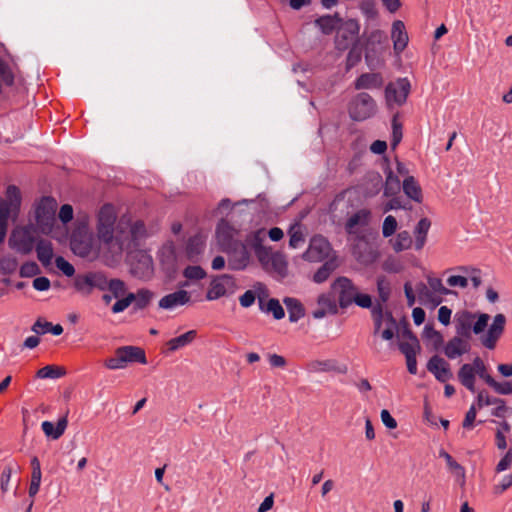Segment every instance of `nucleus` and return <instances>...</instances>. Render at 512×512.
Here are the masks:
<instances>
[{
  "label": "nucleus",
  "mask_w": 512,
  "mask_h": 512,
  "mask_svg": "<svg viewBox=\"0 0 512 512\" xmlns=\"http://www.w3.org/2000/svg\"><path fill=\"white\" fill-rule=\"evenodd\" d=\"M205 243L200 236H193L188 239L186 244V255L189 260L195 261L203 252Z\"/></svg>",
  "instance_id": "obj_39"
},
{
  "label": "nucleus",
  "mask_w": 512,
  "mask_h": 512,
  "mask_svg": "<svg viewBox=\"0 0 512 512\" xmlns=\"http://www.w3.org/2000/svg\"><path fill=\"white\" fill-rule=\"evenodd\" d=\"M439 457L443 458L446 461V465L448 470L457 477H464L465 470L464 468L453 459V457L446 452L445 450L439 451Z\"/></svg>",
  "instance_id": "obj_44"
},
{
  "label": "nucleus",
  "mask_w": 512,
  "mask_h": 512,
  "mask_svg": "<svg viewBox=\"0 0 512 512\" xmlns=\"http://www.w3.org/2000/svg\"><path fill=\"white\" fill-rule=\"evenodd\" d=\"M397 229V220L394 216L388 215L383 222L382 234L384 237L392 236Z\"/></svg>",
  "instance_id": "obj_57"
},
{
  "label": "nucleus",
  "mask_w": 512,
  "mask_h": 512,
  "mask_svg": "<svg viewBox=\"0 0 512 512\" xmlns=\"http://www.w3.org/2000/svg\"><path fill=\"white\" fill-rule=\"evenodd\" d=\"M197 336L196 330H189L186 333L172 338L167 342L168 349L172 352L192 343Z\"/></svg>",
  "instance_id": "obj_38"
},
{
  "label": "nucleus",
  "mask_w": 512,
  "mask_h": 512,
  "mask_svg": "<svg viewBox=\"0 0 512 512\" xmlns=\"http://www.w3.org/2000/svg\"><path fill=\"white\" fill-rule=\"evenodd\" d=\"M391 38L394 43V50L402 52L408 44V35L402 21L396 20L392 24Z\"/></svg>",
  "instance_id": "obj_27"
},
{
  "label": "nucleus",
  "mask_w": 512,
  "mask_h": 512,
  "mask_svg": "<svg viewBox=\"0 0 512 512\" xmlns=\"http://www.w3.org/2000/svg\"><path fill=\"white\" fill-rule=\"evenodd\" d=\"M55 264L56 267L67 277H72L75 274L73 265L66 261L62 256L56 257Z\"/></svg>",
  "instance_id": "obj_60"
},
{
  "label": "nucleus",
  "mask_w": 512,
  "mask_h": 512,
  "mask_svg": "<svg viewBox=\"0 0 512 512\" xmlns=\"http://www.w3.org/2000/svg\"><path fill=\"white\" fill-rule=\"evenodd\" d=\"M423 335L426 339L431 340L434 349H439L444 342L442 334L435 330L431 325H426L424 328Z\"/></svg>",
  "instance_id": "obj_48"
},
{
  "label": "nucleus",
  "mask_w": 512,
  "mask_h": 512,
  "mask_svg": "<svg viewBox=\"0 0 512 512\" xmlns=\"http://www.w3.org/2000/svg\"><path fill=\"white\" fill-rule=\"evenodd\" d=\"M70 245L72 251L81 257H87L92 249L90 236L80 231L72 234Z\"/></svg>",
  "instance_id": "obj_25"
},
{
  "label": "nucleus",
  "mask_w": 512,
  "mask_h": 512,
  "mask_svg": "<svg viewBox=\"0 0 512 512\" xmlns=\"http://www.w3.org/2000/svg\"><path fill=\"white\" fill-rule=\"evenodd\" d=\"M134 293L129 292L124 298L118 299L112 306L111 311L118 314L126 310L134 302Z\"/></svg>",
  "instance_id": "obj_51"
},
{
  "label": "nucleus",
  "mask_w": 512,
  "mask_h": 512,
  "mask_svg": "<svg viewBox=\"0 0 512 512\" xmlns=\"http://www.w3.org/2000/svg\"><path fill=\"white\" fill-rule=\"evenodd\" d=\"M338 311L337 303L330 294H321L317 300V308L312 312L315 319H321L327 314H336Z\"/></svg>",
  "instance_id": "obj_24"
},
{
  "label": "nucleus",
  "mask_w": 512,
  "mask_h": 512,
  "mask_svg": "<svg viewBox=\"0 0 512 512\" xmlns=\"http://www.w3.org/2000/svg\"><path fill=\"white\" fill-rule=\"evenodd\" d=\"M416 293L418 295V301L424 306H430L431 308L437 307L442 302V297L435 295L434 292L423 282L416 285Z\"/></svg>",
  "instance_id": "obj_28"
},
{
  "label": "nucleus",
  "mask_w": 512,
  "mask_h": 512,
  "mask_svg": "<svg viewBox=\"0 0 512 512\" xmlns=\"http://www.w3.org/2000/svg\"><path fill=\"white\" fill-rule=\"evenodd\" d=\"M236 230L226 220L222 219L216 228V239L220 250L239 241L235 238Z\"/></svg>",
  "instance_id": "obj_21"
},
{
  "label": "nucleus",
  "mask_w": 512,
  "mask_h": 512,
  "mask_svg": "<svg viewBox=\"0 0 512 512\" xmlns=\"http://www.w3.org/2000/svg\"><path fill=\"white\" fill-rule=\"evenodd\" d=\"M145 234V225L142 221L133 224L124 218L117 223L116 242L113 244V255H120L124 249L136 243Z\"/></svg>",
  "instance_id": "obj_2"
},
{
  "label": "nucleus",
  "mask_w": 512,
  "mask_h": 512,
  "mask_svg": "<svg viewBox=\"0 0 512 512\" xmlns=\"http://www.w3.org/2000/svg\"><path fill=\"white\" fill-rule=\"evenodd\" d=\"M334 270V265L331 262H325L320 266V268L315 272L313 276V281L315 283H323L325 282L329 276L331 275L332 271Z\"/></svg>",
  "instance_id": "obj_49"
},
{
  "label": "nucleus",
  "mask_w": 512,
  "mask_h": 512,
  "mask_svg": "<svg viewBox=\"0 0 512 512\" xmlns=\"http://www.w3.org/2000/svg\"><path fill=\"white\" fill-rule=\"evenodd\" d=\"M66 375L64 367L56 365H47L39 369L36 376L40 379H57Z\"/></svg>",
  "instance_id": "obj_41"
},
{
  "label": "nucleus",
  "mask_w": 512,
  "mask_h": 512,
  "mask_svg": "<svg viewBox=\"0 0 512 512\" xmlns=\"http://www.w3.org/2000/svg\"><path fill=\"white\" fill-rule=\"evenodd\" d=\"M106 283L108 284L107 290H109L114 298H120L127 292L126 284L121 279H108L106 277Z\"/></svg>",
  "instance_id": "obj_46"
},
{
  "label": "nucleus",
  "mask_w": 512,
  "mask_h": 512,
  "mask_svg": "<svg viewBox=\"0 0 512 512\" xmlns=\"http://www.w3.org/2000/svg\"><path fill=\"white\" fill-rule=\"evenodd\" d=\"M382 82L383 81L380 74L364 73L356 79L355 88L358 90L380 88Z\"/></svg>",
  "instance_id": "obj_33"
},
{
  "label": "nucleus",
  "mask_w": 512,
  "mask_h": 512,
  "mask_svg": "<svg viewBox=\"0 0 512 512\" xmlns=\"http://www.w3.org/2000/svg\"><path fill=\"white\" fill-rule=\"evenodd\" d=\"M251 245L247 242V237L244 241H237L228 247L221 250L227 255L228 268L233 271L245 270L251 262V253L249 251Z\"/></svg>",
  "instance_id": "obj_4"
},
{
  "label": "nucleus",
  "mask_w": 512,
  "mask_h": 512,
  "mask_svg": "<svg viewBox=\"0 0 512 512\" xmlns=\"http://www.w3.org/2000/svg\"><path fill=\"white\" fill-rule=\"evenodd\" d=\"M37 258L44 267H48L52 263L54 257V249L51 241L40 238L35 245Z\"/></svg>",
  "instance_id": "obj_29"
},
{
  "label": "nucleus",
  "mask_w": 512,
  "mask_h": 512,
  "mask_svg": "<svg viewBox=\"0 0 512 512\" xmlns=\"http://www.w3.org/2000/svg\"><path fill=\"white\" fill-rule=\"evenodd\" d=\"M265 237L263 229L251 232L247 235V242L251 245L254 253L262 266V268L276 276L283 279L288 274V263L283 253L279 251H272L270 247L262 244Z\"/></svg>",
  "instance_id": "obj_1"
},
{
  "label": "nucleus",
  "mask_w": 512,
  "mask_h": 512,
  "mask_svg": "<svg viewBox=\"0 0 512 512\" xmlns=\"http://www.w3.org/2000/svg\"><path fill=\"white\" fill-rule=\"evenodd\" d=\"M403 191L408 198L420 203L422 201V190L413 176H407L403 181Z\"/></svg>",
  "instance_id": "obj_35"
},
{
  "label": "nucleus",
  "mask_w": 512,
  "mask_h": 512,
  "mask_svg": "<svg viewBox=\"0 0 512 512\" xmlns=\"http://www.w3.org/2000/svg\"><path fill=\"white\" fill-rule=\"evenodd\" d=\"M331 289L338 297L341 308L349 307L357 296L358 288L347 277H338L331 285Z\"/></svg>",
  "instance_id": "obj_11"
},
{
  "label": "nucleus",
  "mask_w": 512,
  "mask_h": 512,
  "mask_svg": "<svg viewBox=\"0 0 512 512\" xmlns=\"http://www.w3.org/2000/svg\"><path fill=\"white\" fill-rule=\"evenodd\" d=\"M377 292L379 302L376 305L381 304L383 306L389 300L391 294V284L385 276L377 278Z\"/></svg>",
  "instance_id": "obj_43"
},
{
  "label": "nucleus",
  "mask_w": 512,
  "mask_h": 512,
  "mask_svg": "<svg viewBox=\"0 0 512 512\" xmlns=\"http://www.w3.org/2000/svg\"><path fill=\"white\" fill-rule=\"evenodd\" d=\"M135 309L146 308L154 297V293L148 289L142 288L134 293Z\"/></svg>",
  "instance_id": "obj_45"
},
{
  "label": "nucleus",
  "mask_w": 512,
  "mask_h": 512,
  "mask_svg": "<svg viewBox=\"0 0 512 512\" xmlns=\"http://www.w3.org/2000/svg\"><path fill=\"white\" fill-rule=\"evenodd\" d=\"M427 370L441 383H445L453 377L450 364L438 355L432 356L427 362Z\"/></svg>",
  "instance_id": "obj_17"
},
{
  "label": "nucleus",
  "mask_w": 512,
  "mask_h": 512,
  "mask_svg": "<svg viewBox=\"0 0 512 512\" xmlns=\"http://www.w3.org/2000/svg\"><path fill=\"white\" fill-rule=\"evenodd\" d=\"M289 236V246L291 248H298L305 242L304 235L299 227H292L289 230Z\"/></svg>",
  "instance_id": "obj_55"
},
{
  "label": "nucleus",
  "mask_w": 512,
  "mask_h": 512,
  "mask_svg": "<svg viewBox=\"0 0 512 512\" xmlns=\"http://www.w3.org/2000/svg\"><path fill=\"white\" fill-rule=\"evenodd\" d=\"M491 384L489 385L492 387L497 393L501 395H509L512 394V383L509 381L505 382H497L495 379H489Z\"/></svg>",
  "instance_id": "obj_62"
},
{
  "label": "nucleus",
  "mask_w": 512,
  "mask_h": 512,
  "mask_svg": "<svg viewBox=\"0 0 512 512\" xmlns=\"http://www.w3.org/2000/svg\"><path fill=\"white\" fill-rule=\"evenodd\" d=\"M499 398H492L486 391H480L477 395V406L482 408L483 406H489L498 403Z\"/></svg>",
  "instance_id": "obj_64"
},
{
  "label": "nucleus",
  "mask_w": 512,
  "mask_h": 512,
  "mask_svg": "<svg viewBox=\"0 0 512 512\" xmlns=\"http://www.w3.org/2000/svg\"><path fill=\"white\" fill-rule=\"evenodd\" d=\"M75 290L83 296H89L94 290L106 291V274L102 271H89L77 274L74 278Z\"/></svg>",
  "instance_id": "obj_5"
},
{
  "label": "nucleus",
  "mask_w": 512,
  "mask_h": 512,
  "mask_svg": "<svg viewBox=\"0 0 512 512\" xmlns=\"http://www.w3.org/2000/svg\"><path fill=\"white\" fill-rule=\"evenodd\" d=\"M67 424V417H62L58 420L56 425H54V423L50 421L42 422L41 428L47 437L56 440L59 439L64 434Z\"/></svg>",
  "instance_id": "obj_31"
},
{
  "label": "nucleus",
  "mask_w": 512,
  "mask_h": 512,
  "mask_svg": "<svg viewBox=\"0 0 512 512\" xmlns=\"http://www.w3.org/2000/svg\"><path fill=\"white\" fill-rule=\"evenodd\" d=\"M331 251L332 247L329 241L322 235H315L311 238L303 258L310 262H321L330 256Z\"/></svg>",
  "instance_id": "obj_12"
},
{
  "label": "nucleus",
  "mask_w": 512,
  "mask_h": 512,
  "mask_svg": "<svg viewBox=\"0 0 512 512\" xmlns=\"http://www.w3.org/2000/svg\"><path fill=\"white\" fill-rule=\"evenodd\" d=\"M375 112L376 103L374 99L365 92L356 95L349 107L350 117L355 121H364L372 117Z\"/></svg>",
  "instance_id": "obj_8"
},
{
  "label": "nucleus",
  "mask_w": 512,
  "mask_h": 512,
  "mask_svg": "<svg viewBox=\"0 0 512 512\" xmlns=\"http://www.w3.org/2000/svg\"><path fill=\"white\" fill-rule=\"evenodd\" d=\"M36 242V238L27 227L13 231L9 239L10 247L23 255L30 254Z\"/></svg>",
  "instance_id": "obj_13"
},
{
  "label": "nucleus",
  "mask_w": 512,
  "mask_h": 512,
  "mask_svg": "<svg viewBox=\"0 0 512 512\" xmlns=\"http://www.w3.org/2000/svg\"><path fill=\"white\" fill-rule=\"evenodd\" d=\"M309 369L313 372H326L335 369L333 361H313L309 364Z\"/></svg>",
  "instance_id": "obj_59"
},
{
  "label": "nucleus",
  "mask_w": 512,
  "mask_h": 512,
  "mask_svg": "<svg viewBox=\"0 0 512 512\" xmlns=\"http://www.w3.org/2000/svg\"><path fill=\"white\" fill-rule=\"evenodd\" d=\"M460 383L471 392H475V369L473 364H463L458 371Z\"/></svg>",
  "instance_id": "obj_32"
},
{
  "label": "nucleus",
  "mask_w": 512,
  "mask_h": 512,
  "mask_svg": "<svg viewBox=\"0 0 512 512\" xmlns=\"http://www.w3.org/2000/svg\"><path fill=\"white\" fill-rule=\"evenodd\" d=\"M284 304L289 314V321L295 323L305 315V310L301 302L295 298L286 297Z\"/></svg>",
  "instance_id": "obj_36"
},
{
  "label": "nucleus",
  "mask_w": 512,
  "mask_h": 512,
  "mask_svg": "<svg viewBox=\"0 0 512 512\" xmlns=\"http://www.w3.org/2000/svg\"><path fill=\"white\" fill-rule=\"evenodd\" d=\"M506 323L503 314H497L490 325L487 334L481 337V343L488 349H494L498 339L501 337Z\"/></svg>",
  "instance_id": "obj_18"
},
{
  "label": "nucleus",
  "mask_w": 512,
  "mask_h": 512,
  "mask_svg": "<svg viewBox=\"0 0 512 512\" xmlns=\"http://www.w3.org/2000/svg\"><path fill=\"white\" fill-rule=\"evenodd\" d=\"M473 367L475 369V375H478L481 379H483L488 385L491 384L489 379H494L491 375L487 373L486 366L483 360L480 357H476L473 362Z\"/></svg>",
  "instance_id": "obj_54"
},
{
  "label": "nucleus",
  "mask_w": 512,
  "mask_h": 512,
  "mask_svg": "<svg viewBox=\"0 0 512 512\" xmlns=\"http://www.w3.org/2000/svg\"><path fill=\"white\" fill-rule=\"evenodd\" d=\"M400 191V180L392 170H388L384 186V196L392 197Z\"/></svg>",
  "instance_id": "obj_42"
},
{
  "label": "nucleus",
  "mask_w": 512,
  "mask_h": 512,
  "mask_svg": "<svg viewBox=\"0 0 512 512\" xmlns=\"http://www.w3.org/2000/svg\"><path fill=\"white\" fill-rule=\"evenodd\" d=\"M371 219V212L368 209H361L350 216L345 223V230L348 234H357L359 228L366 227Z\"/></svg>",
  "instance_id": "obj_23"
},
{
  "label": "nucleus",
  "mask_w": 512,
  "mask_h": 512,
  "mask_svg": "<svg viewBox=\"0 0 512 512\" xmlns=\"http://www.w3.org/2000/svg\"><path fill=\"white\" fill-rule=\"evenodd\" d=\"M183 275L189 280H200L206 276V272L200 266H188L184 269Z\"/></svg>",
  "instance_id": "obj_56"
},
{
  "label": "nucleus",
  "mask_w": 512,
  "mask_h": 512,
  "mask_svg": "<svg viewBox=\"0 0 512 512\" xmlns=\"http://www.w3.org/2000/svg\"><path fill=\"white\" fill-rule=\"evenodd\" d=\"M475 315L469 311L457 312L455 315V328L458 336L469 339L471 337L472 323Z\"/></svg>",
  "instance_id": "obj_26"
},
{
  "label": "nucleus",
  "mask_w": 512,
  "mask_h": 512,
  "mask_svg": "<svg viewBox=\"0 0 512 512\" xmlns=\"http://www.w3.org/2000/svg\"><path fill=\"white\" fill-rule=\"evenodd\" d=\"M402 139V126L397 122L396 117L392 121V141L391 146L395 148Z\"/></svg>",
  "instance_id": "obj_63"
},
{
  "label": "nucleus",
  "mask_w": 512,
  "mask_h": 512,
  "mask_svg": "<svg viewBox=\"0 0 512 512\" xmlns=\"http://www.w3.org/2000/svg\"><path fill=\"white\" fill-rule=\"evenodd\" d=\"M372 318L375 334L379 333L384 325V329L381 331V338L383 340H392L395 334L398 335V330H401L391 312H384L381 304L373 307Z\"/></svg>",
  "instance_id": "obj_6"
},
{
  "label": "nucleus",
  "mask_w": 512,
  "mask_h": 512,
  "mask_svg": "<svg viewBox=\"0 0 512 512\" xmlns=\"http://www.w3.org/2000/svg\"><path fill=\"white\" fill-rule=\"evenodd\" d=\"M105 366L110 370H117L125 368L124 358L120 356L117 349L115 355L105 360Z\"/></svg>",
  "instance_id": "obj_58"
},
{
  "label": "nucleus",
  "mask_w": 512,
  "mask_h": 512,
  "mask_svg": "<svg viewBox=\"0 0 512 512\" xmlns=\"http://www.w3.org/2000/svg\"><path fill=\"white\" fill-rule=\"evenodd\" d=\"M359 8L367 19H375L378 16V11L376 9L374 0H362L360 2Z\"/></svg>",
  "instance_id": "obj_52"
},
{
  "label": "nucleus",
  "mask_w": 512,
  "mask_h": 512,
  "mask_svg": "<svg viewBox=\"0 0 512 512\" xmlns=\"http://www.w3.org/2000/svg\"><path fill=\"white\" fill-rule=\"evenodd\" d=\"M235 285L234 279L231 275L223 274L214 278L206 294L207 300H217L225 296L228 290L232 289Z\"/></svg>",
  "instance_id": "obj_15"
},
{
  "label": "nucleus",
  "mask_w": 512,
  "mask_h": 512,
  "mask_svg": "<svg viewBox=\"0 0 512 512\" xmlns=\"http://www.w3.org/2000/svg\"><path fill=\"white\" fill-rule=\"evenodd\" d=\"M412 245V238L408 231H402L398 233L395 241L393 242V249L396 252H400L409 249Z\"/></svg>",
  "instance_id": "obj_47"
},
{
  "label": "nucleus",
  "mask_w": 512,
  "mask_h": 512,
  "mask_svg": "<svg viewBox=\"0 0 512 512\" xmlns=\"http://www.w3.org/2000/svg\"><path fill=\"white\" fill-rule=\"evenodd\" d=\"M190 299V294L186 290L180 289L162 297L158 305L162 309L171 310L187 304Z\"/></svg>",
  "instance_id": "obj_22"
},
{
  "label": "nucleus",
  "mask_w": 512,
  "mask_h": 512,
  "mask_svg": "<svg viewBox=\"0 0 512 512\" xmlns=\"http://www.w3.org/2000/svg\"><path fill=\"white\" fill-rule=\"evenodd\" d=\"M468 340L461 336H454L444 347V354L449 359H455L470 351Z\"/></svg>",
  "instance_id": "obj_20"
},
{
  "label": "nucleus",
  "mask_w": 512,
  "mask_h": 512,
  "mask_svg": "<svg viewBox=\"0 0 512 512\" xmlns=\"http://www.w3.org/2000/svg\"><path fill=\"white\" fill-rule=\"evenodd\" d=\"M398 347L399 350L406 355L417 354L420 350V344L417 337L412 333V331L407 327H401V330H398Z\"/></svg>",
  "instance_id": "obj_19"
},
{
  "label": "nucleus",
  "mask_w": 512,
  "mask_h": 512,
  "mask_svg": "<svg viewBox=\"0 0 512 512\" xmlns=\"http://www.w3.org/2000/svg\"><path fill=\"white\" fill-rule=\"evenodd\" d=\"M120 356L124 358L125 367L128 363L139 362L141 364H146V356L145 352L142 348L136 346H122L117 348Z\"/></svg>",
  "instance_id": "obj_30"
},
{
  "label": "nucleus",
  "mask_w": 512,
  "mask_h": 512,
  "mask_svg": "<svg viewBox=\"0 0 512 512\" xmlns=\"http://www.w3.org/2000/svg\"><path fill=\"white\" fill-rule=\"evenodd\" d=\"M116 216L111 205H104L98 215L97 234L109 251L113 254V244L116 242L117 226L114 227Z\"/></svg>",
  "instance_id": "obj_3"
},
{
  "label": "nucleus",
  "mask_w": 512,
  "mask_h": 512,
  "mask_svg": "<svg viewBox=\"0 0 512 512\" xmlns=\"http://www.w3.org/2000/svg\"><path fill=\"white\" fill-rule=\"evenodd\" d=\"M427 282V286L431 289L432 292L435 293V295L442 297V295H448L451 293V290L443 285L440 278L428 277Z\"/></svg>",
  "instance_id": "obj_50"
},
{
  "label": "nucleus",
  "mask_w": 512,
  "mask_h": 512,
  "mask_svg": "<svg viewBox=\"0 0 512 512\" xmlns=\"http://www.w3.org/2000/svg\"><path fill=\"white\" fill-rule=\"evenodd\" d=\"M154 272L153 260L147 253L140 252L136 255V261L131 264V273L136 278L148 280Z\"/></svg>",
  "instance_id": "obj_16"
},
{
  "label": "nucleus",
  "mask_w": 512,
  "mask_h": 512,
  "mask_svg": "<svg viewBox=\"0 0 512 512\" xmlns=\"http://www.w3.org/2000/svg\"><path fill=\"white\" fill-rule=\"evenodd\" d=\"M430 226H431V222L428 218H422L417 223L415 230H414V234H415V238H416V240H415V249L416 250H421L424 247Z\"/></svg>",
  "instance_id": "obj_37"
},
{
  "label": "nucleus",
  "mask_w": 512,
  "mask_h": 512,
  "mask_svg": "<svg viewBox=\"0 0 512 512\" xmlns=\"http://www.w3.org/2000/svg\"><path fill=\"white\" fill-rule=\"evenodd\" d=\"M411 85L407 78H398L387 84L385 99L389 108L405 104L410 93Z\"/></svg>",
  "instance_id": "obj_9"
},
{
  "label": "nucleus",
  "mask_w": 512,
  "mask_h": 512,
  "mask_svg": "<svg viewBox=\"0 0 512 512\" xmlns=\"http://www.w3.org/2000/svg\"><path fill=\"white\" fill-rule=\"evenodd\" d=\"M41 273L38 264L34 261H27L20 267L19 274L21 277L29 278Z\"/></svg>",
  "instance_id": "obj_53"
},
{
  "label": "nucleus",
  "mask_w": 512,
  "mask_h": 512,
  "mask_svg": "<svg viewBox=\"0 0 512 512\" xmlns=\"http://www.w3.org/2000/svg\"><path fill=\"white\" fill-rule=\"evenodd\" d=\"M57 201L52 197H43L36 208V222L43 234H49L55 223Z\"/></svg>",
  "instance_id": "obj_7"
},
{
  "label": "nucleus",
  "mask_w": 512,
  "mask_h": 512,
  "mask_svg": "<svg viewBox=\"0 0 512 512\" xmlns=\"http://www.w3.org/2000/svg\"><path fill=\"white\" fill-rule=\"evenodd\" d=\"M342 22L338 14L324 15L315 20L316 26L320 28L323 34H331Z\"/></svg>",
  "instance_id": "obj_34"
},
{
  "label": "nucleus",
  "mask_w": 512,
  "mask_h": 512,
  "mask_svg": "<svg viewBox=\"0 0 512 512\" xmlns=\"http://www.w3.org/2000/svg\"><path fill=\"white\" fill-rule=\"evenodd\" d=\"M260 310L265 313H271L276 320H280L285 316L283 307L278 299L271 298L264 305L262 299L259 300Z\"/></svg>",
  "instance_id": "obj_40"
},
{
  "label": "nucleus",
  "mask_w": 512,
  "mask_h": 512,
  "mask_svg": "<svg viewBox=\"0 0 512 512\" xmlns=\"http://www.w3.org/2000/svg\"><path fill=\"white\" fill-rule=\"evenodd\" d=\"M360 26L357 20L349 19L339 28L335 37V47L339 51H345L357 42Z\"/></svg>",
  "instance_id": "obj_10"
},
{
  "label": "nucleus",
  "mask_w": 512,
  "mask_h": 512,
  "mask_svg": "<svg viewBox=\"0 0 512 512\" xmlns=\"http://www.w3.org/2000/svg\"><path fill=\"white\" fill-rule=\"evenodd\" d=\"M6 197L7 200L0 198V222L3 223H8L9 216L16 214L21 204L20 191L14 185L7 187Z\"/></svg>",
  "instance_id": "obj_14"
},
{
  "label": "nucleus",
  "mask_w": 512,
  "mask_h": 512,
  "mask_svg": "<svg viewBox=\"0 0 512 512\" xmlns=\"http://www.w3.org/2000/svg\"><path fill=\"white\" fill-rule=\"evenodd\" d=\"M411 207L408 205V203H405L401 197H392L385 205H384V212H388L391 210H397V209H410Z\"/></svg>",
  "instance_id": "obj_61"
}]
</instances>
